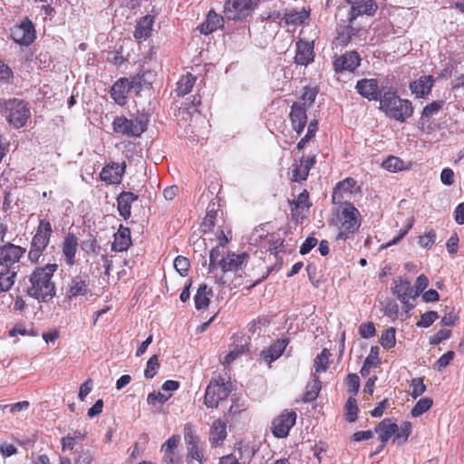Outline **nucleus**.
<instances>
[{"label": "nucleus", "instance_id": "obj_15", "mask_svg": "<svg viewBox=\"0 0 464 464\" xmlns=\"http://www.w3.org/2000/svg\"><path fill=\"white\" fill-rule=\"evenodd\" d=\"M392 294L405 305L407 310L411 309L413 306L410 304V300L415 299L418 296V292L414 291L411 282L403 280L401 277L394 279Z\"/></svg>", "mask_w": 464, "mask_h": 464}, {"label": "nucleus", "instance_id": "obj_40", "mask_svg": "<svg viewBox=\"0 0 464 464\" xmlns=\"http://www.w3.org/2000/svg\"><path fill=\"white\" fill-rule=\"evenodd\" d=\"M331 356L332 354L327 348H324L322 352L316 355L314 360V375H319L320 373L325 372L328 370Z\"/></svg>", "mask_w": 464, "mask_h": 464}, {"label": "nucleus", "instance_id": "obj_32", "mask_svg": "<svg viewBox=\"0 0 464 464\" xmlns=\"http://www.w3.org/2000/svg\"><path fill=\"white\" fill-rule=\"evenodd\" d=\"M131 243L130 228L120 225L118 231L114 234L111 250L115 252L126 251L131 246Z\"/></svg>", "mask_w": 464, "mask_h": 464}, {"label": "nucleus", "instance_id": "obj_7", "mask_svg": "<svg viewBox=\"0 0 464 464\" xmlns=\"http://www.w3.org/2000/svg\"><path fill=\"white\" fill-rule=\"evenodd\" d=\"M232 391L231 383L227 382L224 377H213L207 386L204 404L208 408H218L220 401H225Z\"/></svg>", "mask_w": 464, "mask_h": 464}, {"label": "nucleus", "instance_id": "obj_41", "mask_svg": "<svg viewBox=\"0 0 464 464\" xmlns=\"http://www.w3.org/2000/svg\"><path fill=\"white\" fill-rule=\"evenodd\" d=\"M196 82V77L190 73L187 72L183 75L179 81L177 82L176 92L178 96H185L189 93Z\"/></svg>", "mask_w": 464, "mask_h": 464}, {"label": "nucleus", "instance_id": "obj_33", "mask_svg": "<svg viewBox=\"0 0 464 464\" xmlns=\"http://www.w3.org/2000/svg\"><path fill=\"white\" fill-rule=\"evenodd\" d=\"M227 438V424L221 419L213 421L210 427L209 442L212 447L221 446Z\"/></svg>", "mask_w": 464, "mask_h": 464}, {"label": "nucleus", "instance_id": "obj_21", "mask_svg": "<svg viewBox=\"0 0 464 464\" xmlns=\"http://www.w3.org/2000/svg\"><path fill=\"white\" fill-rule=\"evenodd\" d=\"M296 52L295 55V63L298 65L306 66L314 62V41H304L299 39L296 44Z\"/></svg>", "mask_w": 464, "mask_h": 464}, {"label": "nucleus", "instance_id": "obj_48", "mask_svg": "<svg viewBox=\"0 0 464 464\" xmlns=\"http://www.w3.org/2000/svg\"><path fill=\"white\" fill-rule=\"evenodd\" d=\"M345 419L349 422H353L357 420L358 406L355 398L350 396L344 406Z\"/></svg>", "mask_w": 464, "mask_h": 464}, {"label": "nucleus", "instance_id": "obj_25", "mask_svg": "<svg viewBox=\"0 0 464 464\" xmlns=\"http://www.w3.org/2000/svg\"><path fill=\"white\" fill-rule=\"evenodd\" d=\"M355 89L359 94L369 101H380L382 94L380 92L376 79H362L357 82Z\"/></svg>", "mask_w": 464, "mask_h": 464}, {"label": "nucleus", "instance_id": "obj_17", "mask_svg": "<svg viewBox=\"0 0 464 464\" xmlns=\"http://www.w3.org/2000/svg\"><path fill=\"white\" fill-rule=\"evenodd\" d=\"M435 79L432 75H421L409 84V89L417 99L427 98L434 86Z\"/></svg>", "mask_w": 464, "mask_h": 464}, {"label": "nucleus", "instance_id": "obj_29", "mask_svg": "<svg viewBox=\"0 0 464 464\" xmlns=\"http://www.w3.org/2000/svg\"><path fill=\"white\" fill-rule=\"evenodd\" d=\"M78 249V238L75 234L69 232L63 238L62 244V252L65 257V262L69 266L76 263L75 255Z\"/></svg>", "mask_w": 464, "mask_h": 464}, {"label": "nucleus", "instance_id": "obj_49", "mask_svg": "<svg viewBox=\"0 0 464 464\" xmlns=\"http://www.w3.org/2000/svg\"><path fill=\"white\" fill-rule=\"evenodd\" d=\"M221 246H217L210 250L209 253V265L208 268V273H213L215 270L218 269L221 264L222 251L220 249Z\"/></svg>", "mask_w": 464, "mask_h": 464}, {"label": "nucleus", "instance_id": "obj_42", "mask_svg": "<svg viewBox=\"0 0 464 464\" xmlns=\"http://www.w3.org/2000/svg\"><path fill=\"white\" fill-rule=\"evenodd\" d=\"M245 352L246 349L244 345H235L227 354H220L218 361L223 366L227 367L235 360L243 355Z\"/></svg>", "mask_w": 464, "mask_h": 464}, {"label": "nucleus", "instance_id": "obj_58", "mask_svg": "<svg viewBox=\"0 0 464 464\" xmlns=\"http://www.w3.org/2000/svg\"><path fill=\"white\" fill-rule=\"evenodd\" d=\"M437 235L433 230H430L418 237V244L422 248L430 249L435 244Z\"/></svg>", "mask_w": 464, "mask_h": 464}, {"label": "nucleus", "instance_id": "obj_8", "mask_svg": "<svg viewBox=\"0 0 464 464\" xmlns=\"http://www.w3.org/2000/svg\"><path fill=\"white\" fill-rule=\"evenodd\" d=\"M260 0H226L224 16L230 21H244L257 7Z\"/></svg>", "mask_w": 464, "mask_h": 464}, {"label": "nucleus", "instance_id": "obj_20", "mask_svg": "<svg viewBox=\"0 0 464 464\" xmlns=\"http://www.w3.org/2000/svg\"><path fill=\"white\" fill-rule=\"evenodd\" d=\"M351 5L349 20L355 19L362 14L373 15L377 11V5L373 0H346Z\"/></svg>", "mask_w": 464, "mask_h": 464}, {"label": "nucleus", "instance_id": "obj_6", "mask_svg": "<svg viewBox=\"0 0 464 464\" xmlns=\"http://www.w3.org/2000/svg\"><path fill=\"white\" fill-rule=\"evenodd\" d=\"M3 109L6 121L15 129H20L26 125L31 117V108L29 103L18 98L5 100Z\"/></svg>", "mask_w": 464, "mask_h": 464}, {"label": "nucleus", "instance_id": "obj_28", "mask_svg": "<svg viewBox=\"0 0 464 464\" xmlns=\"http://www.w3.org/2000/svg\"><path fill=\"white\" fill-rule=\"evenodd\" d=\"M126 165L112 163L106 165L100 173L101 179L108 184H119L121 181Z\"/></svg>", "mask_w": 464, "mask_h": 464}, {"label": "nucleus", "instance_id": "obj_55", "mask_svg": "<svg viewBox=\"0 0 464 464\" xmlns=\"http://www.w3.org/2000/svg\"><path fill=\"white\" fill-rule=\"evenodd\" d=\"M174 267L181 276H186L190 268V262L188 258L178 256L174 260Z\"/></svg>", "mask_w": 464, "mask_h": 464}, {"label": "nucleus", "instance_id": "obj_19", "mask_svg": "<svg viewBox=\"0 0 464 464\" xmlns=\"http://www.w3.org/2000/svg\"><path fill=\"white\" fill-rule=\"evenodd\" d=\"M249 255L247 253L236 254L228 252L226 256L221 257L220 268L223 274L233 272L236 273L241 269L242 265L247 261Z\"/></svg>", "mask_w": 464, "mask_h": 464}, {"label": "nucleus", "instance_id": "obj_11", "mask_svg": "<svg viewBox=\"0 0 464 464\" xmlns=\"http://www.w3.org/2000/svg\"><path fill=\"white\" fill-rule=\"evenodd\" d=\"M90 278L87 275L72 276L67 284L65 297L69 301L87 297L91 295Z\"/></svg>", "mask_w": 464, "mask_h": 464}, {"label": "nucleus", "instance_id": "obj_46", "mask_svg": "<svg viewBox=\"0 0 464 464\" xmlns=\"http://www.w3.org/2000/svg\"><path fill=\"white\" fill-rule=\"evenodd\" d=\"M212 206L213 208H211L210 205L208 206L207 215L201 224V229L204 233L210 232L215 227L218 211L214 208L215 204Z\"/></svg>", "mask_w": 464, "mask_h": 464}, {"label": "nucleus", "instance_id": "obj_12", "mask_svg": "<svg viewBox=\"0 0 464 464\" xmlns=\"http://www.w3.org/2000/svg\"><path fill=\"white\" fill-rule=\"evenodd\" d=\"M291 220L296 224H302L307 218L312 203L309 199V193L304 189L296 198L289 199Z\"/></svg>", "mask_w": 464, "mask_h": 464}, {"label": "nucleus", "instance_id": "obj_56", "mask_svg": "<svg viewBox=\"0 0 464 464\" xmlns=\"http://www.w3.org/2000/svg\"><path fill=\"white\" fill-rule=\"evenodd\" d=\"M317 90L315 88L304 87L303 93L301 95V102L302 105L305 106L308 109L312 106L315 101L317 95Z\"/></svg>", "mask_w": 464, "mask_h": 464}, {"label": "nucleus", "instance_id": "obj_45", "mask_svg": "<svg viewBox=\"0 0 464 464\" xmlns=\"http://www.w3.org/2000/svg\"><path fill=\"white\" fill-rule=\"evenodd\" d=\"M432 405V399L428 397L420 399L411 409V414L414 418L419 417L423 413L427 412L431 408Z\"/></svg>", "mask_w": 464, "mask_h": 464}, {"label": "nucleus", "instance_id": "obj_36", "mask_svg": "<svg viewBox=\"0 0 464 464\" xmlns=\"http://www.w3.org/2000/svg\"><path fill=\"white\" fill-rule=\"evenodd\" d=\"M224 17L217 14L214 10L208 13L206 21L200 25V32L204 34H209L217 29L223 26Z\"/></svg>", "mask_w": 464, "mask_h": 464}, {"label": "nucleus", "instance_id": "obj_18", "mask_svg": "<svg viewBox=\"0 0 464 464\" xmlns=\"http://www.w3.org/2000/svg\"><path fill=\"white\" fill-rule=\"evenodd\" d=\"M307 109L301 102H295L290 110L289 119L292 129L300 135L307 124Z\"/></svg>", "mask_w": 464, "mask_h": 464}, {"label": "nucleus", "instance_id": "obj_23", "mask_svg": "<svg viewBox=\"0 0 464 464\" xmlns=\"http://www.w3.org/2000/svg\"><path fill=\"white\" fill-rule=\"evenodd\" d=\"M133 88V82L127 78H121L111 86L110 94L112 100L119 105L127 103V96Z\"/></svg>", "mask_w": 464, "mask_h": 464}, {"label": "nucleus", "instance_id": "obj_5", "mask_svg": "<svg viewBox=\"0 0 464 464\" xmlns=\"http://www.w3.org/2000/svg\"><path fill=\"white\" fill-rule=\"evenodd\" d=\"M52 235L53 227L50 220L47 218L40 219L30 244L28 252L29 261L32 263H37L39 261L50 243Z\"/></svg>", "mask_w": 464, "mask_h": 464}, {"label": "nucleus", "instance_id": "obj_51", "mask_svg": "<svg viewBox=\"0 0 464 464\" xmlns=\"http://www.w3.org/2000/svg\"><path fill=\"white\" fill-rule=\"evenodd\" d=\"M380 343L384 349H391L394 347L396 339L395 329L393 327L388 328L382 334Z\"/></svg>", "mask_w": 464, "mask_h": 464}, {"label": "nucleus", "instance_id": "obj_3", "mask_svg": "<svg viewBox=\"0 0 464 464\" xmlns=\"http://www.w3.org/2000/svg\"><path fill=\"white\" fill-rule=\"evenodd\" d=\"M334 215L338 228L337 239L346 240L359 230L362 217L353 203L344 201L334 211Z\"/></svg>", "mask_w": 464, "mask_h": 464}, {"label": "nucleus", "instance_id": "obj_34", "mask_svg": "<svg viewBox=\"0 0 464 464\" xmlns=\"http://www.w3.org/2000/svg\"><path fill=\"white\" fill-rule=\"evenodd\" d=\"M353 23L354 21H350L348 19V24L339 25L337 27V36L335 38L336 45H340L342 47L346 46L353 37L357 34L359 29L353 26Z\"/></svg>", "mask_w": 464, "mask_h": 464}, {"label": "nucleus", "instance_id": "obj_35", "mask_svg": "<svg viewBox=\"0 0 464 464\" xmlns=\"http://www.w3.org/2000/svg\"><path fill=\"white\" fill-rule=\"evenodd\" d=\"M154 19L151 15H145L138 22L134 37L137 42L141 43L151 35Z\"/></svg>", "mask_w": 464, "mask_h": 464}, {"label": "nucleus", "instance_id": "obj_57", "mask_svg": "<svg viewBox=\"0 0 464 464\" xmlns=\"http://www.w3.org/2000/svg\"><path fill=\"white\" fill-rule=\"evenodd\" d=\"M170 397L171 394L166 395L160 392H153L148 394L147 402L151 406H156L158 404L162 405L167 402Z\"/></svg>", "mask_w": 464, "mask_h": 464}, {"label": "nucleus", "instance_id": "obj_53", "mask_svg": "<svg viewBox=\"0 0 464 464\" xmlns=\"http://www.w3.org/2000/svg\"><path fill=\"white\" fill-rule=\"evenodd\" d=\"M160 366L158 355H152L147 362V367L144 371L145 378L152 379L157 374Z\"/></svg>", "mask_w": 464, "mask_h": 464}, {"label": "nucleus", "instance_id": "obj_47", "mask_svg": "<svg viewBox=\"0 0 464 464\" xmlns=\"http://www.w3.org/2000/svg\"><path fill=\"white\" fill-rule=\"evenodd\" d=\"M17 271H2L0 274V293L8 291L14 284Z\"/></svg>", "mask_w": 464, "mask_h": 464}, {"label": "nucleus", "instance_id": "obj_2", "mask_svg": "<svg viewBox=\"0 0 464 464\" xmlns=\"http://www.w3.org/2000/svg\"><path fill=\"white\" fill-rule=\"evenodd\" d=\"M379 109L388 118L405 122L414 112L412 103L408 99L400 98L393 88H389L380 98Z\"/></svg>", "mask_w": 464, "mask_h": 464}, {"label": "nucleus", "instance_id": "obj_10", "mask_svg": "<svg viewBox=\"0 0 464 464\" xmlns=\"http://www.w3.org/2000/svg\"><path fill=\"white\" fill-rule=\"evenodd\" d=\"M25 253V248L6 243L0 246V274L2 271H17V265Z\"/></svg>", "mask_w": 464, "mask_h": 464}, {"label": "nucleus", "instance_id": "obj_60", "mask_svg": "<svg viewBox=\"0 0 464 464\" xmlns=\"http://www.w3.org/2000/svg\"><path fill=\"white\" fill-rule=\"evenodd\" d=\"M347 381V391L352 395H355L358 392L360 387V378L356 373H349L346 377Z\"/></svg>", "mask_w": 464, "mask_h": 464}, {"label": "nucleus", "instance_id": "obj_43", "mask_svg": "<svg viewBox=\"0 0 464 464\" xmlns=\"http://www.w3.org/2000/svg\"><path fill=\"white\" fill-rule=\"evenodd\" d=\"M186 449H187L186 460L188 463H190L192 460H197L200 464L204 463V461H205L204 450H203L200 443L186 446Z\"/></svg>", "mask_w": 464, "mask_h": 464}, {"label": "nucleus", "instance_id": "obj_4", "mask_svg": "<svg viewBox=\"0 0 464 464\" xmlns=\"http://www.w3.org/2000/svg\"><path fill=\"white\" fill-rule=\"evenodd\" d=\"M412 430V426L410 421H403L399 427L392 419L385 418L378 423L375 427V432L379 434L382 442L381 450H382L386 442L393 437V442L398 445L404 444Z\"/></svg>", "mask_w": 464, "mask_h": 464}, {"label": "nucleus", "instance_id": "obj_38", "mask_svg": "<svg viewBox=\"0 0 464 464\" xmlns=\"http://www.w3.org/2000/svg\"><path fill=\"white\" fill-rule=\"evenodd\" d=\"M382 167L390 172H400L410 169L411 163H406L401 158L396 156H389L382 161Z\"/></svg>", "mask_w": 464, "mask_h": 464}, {"label": "nucleus", "instance_id": "obj_14", "mask_svg": "<svg viewBox=\"0 0 464 464\" xmlns=\"http://www.w3.org/2000/svg\"><path fill=\"white\" fill-rule=\"evenodd\" d=\"M11 37L21 45H30L35 39V29L33 23L25 17L20 24L11 29Z\"/></svg>", "mask_w": 464, "mask_h": 464}, {"label": "nucleus", "instance_id": "obj_26", "mask_svg": "<svg viewBox=\"0 0 464 464\" xmlns=\"http://www.w3.org/2000/svg\"><path fill=\"white\" fill-rule=\"evenodd\" d=\"M315 162V156L302 157L298 163L293 165L291 180L298 183L306 180L309 171Z\"/></svg>", "mask_w": 464, "mask_h": 464}, {"label": "nucleus", "instance_id": "obj_9", "mask_svg": "<svg viewBox=\"0 0 464 464\" xmlns=\"http://www.w3.org/2000/svg\"><path fill=\"white\" fill-rule=\"evenodd\" d=\"M113 131L127 137H140L147 130V121L136 117L128 119L125 116H118L112 121Z\"/></svg>", "mask_w": 464, "mask_h": 464}, {"label": "nucleus", "instance_id": "obj_27", "mask_svg": "<svg viewBox=\"0 0 464 464\" xmlns=\"http://www.w3.org/2000/svg\"><path fill=\"white\" fill-rule=\"evenodd\" d=\"M289 342L287 337L277 339L268 348L261 352L262 359L269 364L272 363L283 354Z\"/></svg>", "mask_w": 464, "mask_h": 464}, {"label": "nucleus", "instance_id": "obj_1", "mask_svg": "<svg viewBox=\"0 0 464 464\" xmlns=\"http://www.w3.org/2000/svg\"><path fill=\"white\" fill-rule=\"evenodd\" d=\"M57 269V264H46L44 266L35 267L30 275L28 295L43 303L51 301L56 293L53 276Z\"/></svg>", "mask_w": 464, "mask_h": 464}, {"label": "nucleus", "instance_id": "obj_50", "mask_svg": "<svg viewBox=\"0 0 464 464\" xmlns=\"http://www.w3.org/2000/svg\"><path fill=\"white\" fill-rule=\"evenodd\" d=\"M443 101H434L427 104L421 111V119L429 121L430 117L438 113L443 107Z\"/></svg>", "mask_w": 464, "mask_h": 464}, {"label": "nucleus", "instance_id": "obj_64", "mask_svg": "<svg viewBox=\"0 0 464 464\" xmlns=\"http://www.w3.org/2000/svg\"><path fill=\"white\" fill-rule=\"evenodd\" d=\"M246 411V405L243 401L239 398H236L232 401V404L228 409V416L234 417L236 415L240 414L242 411Z\"/></svg>", "mask_w": 464, "mask_h": 464}, {"label": "nucleus", "instance_id": "obj_30", "mask_svg": "<svg viewBox=\"0 0 464 464\" xmlns=\"http://www.w3.org/2000/svg\"><path fill=\"white\" fill-rule=\"evenodd\" d=\"M88 434L89 431L86 429L76 430L69 432L67 435L62 437L61 439L62 450H69L72 452L79 443L87 439Z\"/></svg>", "mask_w": 464, "mask_h": 464}, {"label": "nucleus", "instance_id": "obj_61", "mask_svg": "<svg viewBox=\"0 0 464 464\" xmlns=\"http://www.w3.org/2000/svg\"><path fill=\"white\" fill-rule=\"evenodd\" d=\"M438 318V314L434 311H429L421 314L417 326L427 328L430 326Z\"/></svg>", "mask_w": 464, "mask_h": 464}, {"label": "nucleus", "instance_id": "obj_24", "mask_svg": "<svg viewBox=\"0 0 464 464\" xmlns=\"http://www.w3.org/2000/svg\"><path fill=\"white\" fill-rule=\"evenodd\" d=\"M359 190L356 188V181L353 178H346L342 181H339L334 187L332 194V201L334 204L342 205L344 203V195H352Z\"/></svg>", "mask_w": 464, "mask_h": 464}, {"label": "nucleus", "instance_id": "obj_22", "mask_svg": "<svg viewBox=\"0 0 464 464\" xmlns=\"http://www.w3.org/2000/svg\"><path fill=\"white\" fill-rule=\"evenodd\" d=\"M361 64V57L356 51L346 52L334 60V68L336 72H353Z\"/></svg>", "mask_w": 464, "mask_h": 464}, {"label": "nucleus", "instance_id": "obj_54", "mask_svg": "<svg viewBox=\"0 0 464 464\" xmlns=\"http://www.w3.org/2000/svg\"><path fill=\"white\" fill-rule=\"evenodd\" d=\"M411 387L410 394L414 399L421 396L426 392V385L421 377L413 378L411 382Z\"/></svg>", "mask_w": 464, "mask_h": 464}, {"label": "nucleus", "instance_id": "obj_13", "mask_svg": "<svg viewBox=\"0 0 464 464\" xmlns=\"http://www.w3.org/2000/svg\"><path fill=\"white\" fill-rule=\"evenodd\" d=\"M296 412L293 410H285L272 421V433L276 438L283 439L288 436L290 430L295 424Z\"/></svg>", "mask_w": 464, "mask_h": 464}, {"label": "nucleus", "instance_id": "obj_52", "mask_svg": "<svg viewBox=\"0 0 464 464\" xmlns=\"http://www.w3.org/2000/svg\"><path fill=\"white\" fill-rule=\"evenodd\" d=\"M184 440L186 446L200 443V439L197 435L194 427L190 422L184 425Z\"/></svg>", "mask_w": 464, "mask_h": 464}, {"label": "nucleus", "instance_id": "obj_16", "mask_svg": "<svg viewBox=\"0 0 464 464\" xmlns=\"http://www.w3.org/2000/svg\"><path fill=\"white\" fill-rule=\"evenodd\" d=\"M179 442L180 436L174 434L161 445L163 452L161 464H182L181 457L176 452Z\"/></svg>", "mask_w": 464, "mask_h": 464}, {"label": "nucleus", "instance_id": "obj_44", "mask_svg": "<svg viewBox=\"0 0 464 464\" xmlns=\"http://www.w3.org/2000/svg\"><path fill=\"white\" fill-rule=\"evenodd\" d=\"M309 17V13L304 9L302 11H290L289 13H285L284 16V20L287 24H302L307 18Z\"/></svg>", "mask_w": 464, "mask_h": 464}, {"label": "nucleus", "instance_id": "obj_31", "mask_svg": "<svg viewBox=\"0 0 464 464\" xmlns=\"http://www.w3.org/2000/svg\"><path fill=\"white\" fill-rule=\"evenodd\" d=\"M138 195L130 191H122L117 198V208L121 217L125 220L131 216V204L138 200Z\"/></svg>", "mask_w": 464, "mask_h": 464}, {"label": "nucleus", "instance_id": "obj_37", "mask_svg": "<svg viewBox=\"0 0 464 464\" xmlns=\"http://www.w3.org/2000/svg\"><path fill=\"white\" fill-rule=\"evenodd\" d=\"M213 295L212 288L206 284H201L194 296L195 307L197 310H205L209 306Z\"/></svg>", "mask_w": 464, "mask_h": 464}, {"label": "nucleus", "instance_id": "obj_39", "mask_svg": "<svg viewBox=\"0 0 464 464\" xmlns=\"http://www.w3.org/2000/svg\"><path fill=\"white\" fill-rule=\"evenodd\" d=\"M322 389V382L319 375H313V380L309 382L305 387V392L302 398L304 402H311L314 401Z\"/></svg>", "mask_w": 464, "mask_h": 464}, {"label": "nucleus", "instance_id": "obj_62", "mask_svg": "<svg viewBox=\"0 0 464 464\" xmlns=\"http://www.w3.org/2000/svg\"><path fill=\"white\" fill-rule=\"evenodd\" d=\"M454 356L455 353L453 351H449L446 353L442 354L435 363L436 370L440 372L446 368L454 359Z\"/></svg>", "mask_w": 464, "mask_h": 464}, {"label": "nucleus", "instance_id": "obj_59", "mask_svg": "<svg viewBox=\"0 0 464 464\" xmlns=\"http://www.w3.org/2000/svg\"><path fill=\"white\" fill-rule=\"evenodd\" d=\"M81 247L87 254H98L101 250V246L98 244L96 238L92 237L83 240L81 244Z\"/></svg>", "mask_w": 464, "mask_h": 464}, {"label": "nucleus", "instance_id": "obj_63", "mask_svg": "<svg viewBox=\"0 0 464 464\" xmlns=\"http://www.w3.org/2000/svg\"><path fill=\"white\" fill-rule=\"evenodd\" d=\"M376 330L373 323H363L359 326V334L362 338L368 339L375 335Z\"/></svg>", "mask_w": 464, "mask_h": 464}]
</instances>
